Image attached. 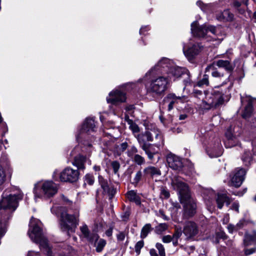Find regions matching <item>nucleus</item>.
<instances>
[{"label":"nucleus","mask_w":256,"mask_h":256,"mask_svg":"<svg viewBox=\"0 0 256 256\" xmlns=\"http://www.w3.org/2000/svg\"><path fill=\"white\" fill-rule=\"evenodd\" d=\"M186 72L185 68L177 66L172 60L162 58L146 74V76H150L145 84L147 93L153 96H161L167 89L170 82L175 80Z\"/></svg>","instance_id":"nucleus-1"},{"label":"nucleus","mask_w":256,"mask_h":256,"mask_svg":"<svg viewBox=\"0 0 256 256\" xmlns=\"http://www.w3.org/2000/svg\"><path fill=\"white\" fill-rule=\"evenodd\" d=\"M227 238V236L226 234L223 232H220L216 233V237L213 240V242L216 244L219 243L220 239L226 240Z\"/></svg>","instance_id":"nucleus-36"},{"label":"nucleus","mask_w":256,"mask_h":256,"mask_svg":"<svg viewBox=\"0 0 256 256\" xmlns=\"http://www.w3.org/2000/svg\"><path fill=\"white\" fill-rule=\"evenodd\" d=\"M181 236V230L177 229L172 236V240H178L180 237Z\"/></svg>","instance_id":"nucleus-51"},{"label":"nucleus","mask_w":256,"mask_h":256,"mask_svg":"<svg viewBox=\"0 0 256 256\" xmlns=\"http://www.w3.org/2000/svg\"><path fill=\"white\" fill-rule=\"evenodd\" d=\"M218 208L221 209L224 203L230 204V198L225 194H218L216 198Z\"/></svg>","instance_id":"nucleus-26"},{"label":"nucleus","mask_w":256,"mask_h":256,"mask_svg":"<svg viewBox=\"0 0 256 256\" xmlns=\"http://www.w3.org/2000/svg\"><path fill=\"white\" fill-rule=\"evenodd\" d=\"M208 192L210 195V196H208V198H207V196H204V198L206 204L207 206H210V199L212 198L214 196L215 193L212 190H208Z\"/></svg>","instance_id":"nucleus-38"},{"label":"nucleus","mask_w":256,"mask_h":256,"mask_svg":"<svg viewBox=\"0 0 256 256\" xmlns=\"http://www.w3.org/2000/svg\"><path fill=\"white\" fill-rule=\"evenodd\" d=\"M241 104L244 106V111L242 114V118H248L253 111L252 102L254 99L250 96L246 94L240 95Z\"/></svg>","instance_id":"nucleus-11"},{"label":"nucleus","mask_w":256,"mask_h":256,"mask_svg":"<svg viewBox=\"0 0 256 256\" xmlns=\"http://www.w3.org/2000/svg\"><path fill=\"white\" fill-rule=\"evenodd\" d=\"M222 28L220 26H214L206 24L198 26L197 22L191 24V31L194 36L200 38H204L208 41L211 40H222L219 38L221 34Z\"/></svg>","instance_id":"nucleus-6"},{"label":"nucleus","mask_w":256,"mask_h":256,"mask_svg":"<svg viewBox=\"0 0 256 256\" xmlns=\"http://www.w3.org/2000/svg\"><path fill=\"white\" fill-rule=\"evenodd\" d=\"M208 154L211 158L218 157L222 154V149L221 144L218 142L216 146L212 150L211 152H208Z\"/></svg>","instance_id":"nucleus-29"},{"label":"nucleus","mask_w":256,"mask_h":256,"mask_svg":"<svg viewBox=\"0 0 256 256\" xmlns=\"http://www.w3.org/2000/svg\"><path fill=\"white\" fill-rule=\"evenodd\" d=\"M252 160V156L250 150L245 151L242 156V160L246 166L248 165Z\"/></svg>","instance_id":"nucleus-33"},{"label":"nucleus","mask_w":256,"mask_h":256,"mask_svg":"<svg viewBox=\"0 0 256 256\" xmlns=\"http://www.w3.org/2000/svg\"><path fill=\"white\" fill-rule=\"evenodd\" d=\"M98 182L104 193L108 195L110 199L112 198L116 192V188L102 176H98Z\"/></svg>","instance_id":"nucleus-17"},{"label":"nucleus","mask_w":256,"mask_h":256,"mask_svg":"<svg viewBox=\"0 0 256 256\" xmlns=\"http://www.w3.org/2000/svg\"><path fill=\"white\" fill-rule=\"evenodd\" d=\"M41 222L32 217L29 224L28 234L32 241L39 244L40 248L46 249L48 254L50 251L47 239L44 236L41 228Z\"/></svg>","instance_id":"nucleus-8"},{"label":"nucleus","mask_w":256,"mask_h":256,"mask_svg":"<svg viewBox=\"0 0 256 256\" xmlns=\"http://www.w3.org/2000/svg\"><path fill=\"white\" fill-rule=\"evenodd\" d=\"M170 180L172 188L178 192L181 202L184 204L185 214L188 216H194L196 212V206L191 198L188 184L182 178L178 176H172Z\"/></svg>","instance_id":"nucleus-2"},{"label":"nucleus","mask_w":256,"mask_h":256,"mask_svg":"<svg viewBox=\"0 0 256 256\" xmlns=\"http://www.w3.org/2000/svg\"><path fill=\"white\" fill-rule=\"evenodd\" d=\"M216 18L220 21L230 22L233 20L234 15L229 10H226L218 14Z\"/></svg>","instance_id":"nucleus-27"},{"label":"nucleus","mask_w":256,"mask_h":256,"mask_svg":"<svg viewBox=\"0 0 256 256\" xmlns=\"http://www.w3.org/2000/svg\"><path fill=\"white\" fill-rule=\"evenodd\" d=\"M224 143L226 148H230L237 145L238 140L236 138H228L224 140Z\"/></svg>","instance_id":"nucleus-32"},{"label":"nucleus","mask_w":256,"mask_h":256,"mask_svg":"<svg viewBox=\"0 0 256 256\" xmlns=\"http://www.w3.org/2000/svg\"><path fill=\"white\" fill-rule=\"evenodd\" d=\"M98 238L99 237L98 234H94L92 235V238H90V241L92 242H94L95 243L97 242L96 244V251L100 252L102 251L104 248L105 246L106 242V240L102 238L98 239Z\"/></svg>","instance_id":"nucleus-23"},{"label":"nucleus","mask_w":256,"mask_h":256,"mask_svg":"<svg viewBox=\"0 0 256 256\" xmlns=\"http://www.w3.org/2000/svg\"><path fill=\"white\" fill-rule=\"evenodd\" d=\"M210 69H212V76L216 80L222 82L221 86L226 84L229 81V76H226L224 72L214 68V66Z\"/></svg>","instance_id":"nucleus-22"},{"label":"nucleus","mask_w":256,"mask_h":256,"mask_svg":"<svg viewBox=\"0 0 256 256\" xmlns=\"http://www.w3.org/2000/svg\"><path fill=\"white\" fill-rule=\"evenodd\" d=\"M166 162L169 167L174 170H180L183 166L182 158L172 153L167 155Z\"/></svg>","instance_id":"nucleus-14"},{"label":"nucleus","mask_w":256,"mask_h":256,"mask_svg":"<svg viewBox=\"0 0 256 256\" xmlns=\"http://www.w3.org/2000/svg\"><path fill=\"white\" fill-rule=\"evenodd\" d=\"M144 150L147 154L149 159L152 160L153 158L154 154H155V152H152L150 149L148 148V146L146 147V150Z\"/></svg>","instance_id":"nucleus-53"},{"label":"nucleus","mask_w":256,"mask_h":256,"mask_svg":"<svg viewBox=\"0 0 256 256\" xmlns=\"http://www.w3.org/2000/svg\"><path fill=\"white\" fill-rule=\"evenodd\" d=\"M84 182L89 185H92L94 182V176L90 174H86L84 178Z\"/></svg>","instance_id":"nucleus-41"},{"label":"nucleus","mask_w":256,"mask_h":256,"mask_svg":"<svg viewBox=\"0 0 256 256\" xmlns=\"http://www.w3.org/2000/svg\"><path fill=\"white\" fill-rule=\"evenodd\" d=\"M128 147V144L127 142H123L120 145V149L122 151L125 150Z\"/></svg>","instance_id":"nucleus-58"},{"label":"nucleus","mask_w":256,"mask_h":256,"mask_svg":"<svg viewBox=\"0 0 256 256\" xmlns=\"http://www.w3.org/2000/svg\"><path fill=\"white\" fill-rule=\"evenodd\" d=\"M51 212L56 215L60 214V225L62 231L66 232L68 235L74 232L79 222V207L78 206H74L73 214H68L67 210L62 206H54L51 208Z\"/></svg>","instance_id":"nucleus-4"},{"label":"nucleus","mask_w":256,"mask_h":256,"mask_svg":"<svg viewBox=\"0 0 256 256\" xmlns=\"http://www.w3.org/2000/svg\"><path fill=\"white\" fill-rule=\"evenodd\" d=\"M144 176H149L152 178L161 175L160 170L158 168L152 166H148L144 168Z\"/></svg>","instance_id":"nucleus-25"},{"label":"nucleus","mask_w":256,"mask_h":256,"mask_svg":"<svg viewBox=\"0 0 256 256\" xmlns=\"http://www.w3.org/2000/svg\"><path fill=\"white\" fill-rule=\"evenodd\" d=\"M214 66L219 68H223L228 73H231L234 70L235 65L232 64L230 60H218L214 61L212 64L208 66L206 68V72L208 71Z\"/></svg>","instance_id":"nucleus-13"},{"label":"nucleus","mask_w":256,"mask_h":256,"mask_svg":"<svg viewBox=\"0 0 256 256\" xmlns=\"http://www.w3.org/2000/svg\"><path fill=\"white\" fill-rule=\"evenodd\" d=\"M134 161L138 165H142L145 162L144 158L139 154H135L134 157Z\"/></svg>","instance_id":"nucleus-39"},{"label":"nucleus","mask_w":256,"mask_h":256,"mask_svg":"<svg viewBox=\"0 0 256 256\" xmlns=\"http://www.w3.org/2000/svg\"><path fill=\"white\" fill-rule=\"evenodd\" d=\"M28 256H41L38 252H36L34 251H30L28 254Z\"/></svg>","instance_id":"nucleus-59"},{"label":"nucleus","mask_w":256,"mask_h":256,"mask_svg":"<svg viewBox=\"0 0 256 256\" xmlns=\"http://www.w3.org/2000/svg\"><path fill=\"white\" fill-rule=\"evenodd\" d=\"M172 236L170 235L164 236L162 238V241L164 243H169L172 241Z\"/></svg>","instance_id":"nucleus-52"},{"label":"nucleus","mask_w":256,"mask_h":256,"mask_svg":"<svg viewBox=\"0 0 256 256\" xmlns=\"http://www.w3.org/2000/svg\"><path fill=\"white\" fill-rule=\"evenodd\" d=\"M226 139L236 138L233 135L232 130L231 126L226 130Z\"/></svg>","instance_id":"nucleus-48"},{"label":"nucleus","mask_w":256,"mask_h":256,"mask_svg":"<svg viewBox=\"0 0 256 256\" xmlns=\"http://www.w3.org/2000/svg\"><path fill=\"white\" fill-rule=\"evenodd\" d=\"M230 88L224 92L218 90H212L205 92V98L200 106L202 108L210 110L222 104L225 98H228Z\"/></svg>","instance_id":"nucleus-7"},{"label":"nucleus","mask_w":256,"mask_h":256,"mask_svg":"<svg viewBox=\"0 0 256 256\" xmlns=\"http://www.w3.org/2000/svg\"><path fill=\"white\" fill-rule=\"evenodd\" d=\"M151 225L150 224H145L142 228L140 232V237L144 238L146 237L148 234L152 230Z\"/></svg>","instance_id":"nucleus-31"},{"label":"nucleus","mask_w":256,"mask_h":256,"mask_svg":"<svg viewBox=\"0 0 256 256\" xmlns=\"http://www.w3.org/2000/svg\"><path fill=\"white\" fill-rule=\"evenodd\" d=\"M239 204L238 202H234L232 205V209L236 210V212H238Z\"/></svg>","instance_id":"nucleus-56"},{"label":"nucleus","mask_w":256,"mask_h":256,"mask_svg":"<svg viewBox=\"0 0 256 256\" xmlns=\"http://www.w3.org/2000/svg\"><path fill=\"white\" fill-rule=\"evenodd\" d=\"M78 171L69 166L65 168L60 172V178L61 181L70 182H76L78 180Z\"/></svg>","instance_id":"nucleus-10"},{"label":"nucleus","mask_w":256,"mask_h":256,"mask_svg":"<svg viewBox=\"0 0 256 256\" xmlns=\"http://www.w3.org/2000/svg\"><path fill=\"white\" fill-rule=\"evenodd\" d=\"M113 227L110 226V228L106 230V234L107 236L110 237L112 234Z\"/></svg>","instance_id":"nucleus-57"},{"label":"nucleus","mask_w":256,"mask_h":256,"mask_svg":"<svg viewBox=\"0 0 256 256\" xmlns=\"http://www.w3.org/2000/svg\"><path fill=\"white\" fill-rule=\"evenodd\" d=\"M128 232H120L116 234V238L118 242H122L124 240L126 236L128 235Z\"/></svg>","instance_id":"nucleus-45"},{"label":"nucleus","mask_w":256,"mask_h":256,"mask_svg":"<svg viewBox=\"0 0 256 256\" xmlns=\"http://www.w3.org/2000/svg\"><path fill=\"white\" fill-rule=\"evenodd\" d=\"M156 247L158 251L160 256H166L165 250L164 246L160 243H156Z\"/></svg>","instance_id":"nucleus-40"},{"label":"nucleus","mask_w":256,"mask_h":256,"mask_svg":"<svg viewBox=\"0 0 256 256\" xmlns=\"http://www.w3.org/2000/svg\"><path fill=\"white\" fill-rule=\"evenodd\" d=\"M144 242L143 240H140L136 242L135 245V251L138 255L140 254V249L144 246Z\"/></svg>","instance_id":"nucleus-43"},{"label":"nucleus","mask_w":256,"mask_h":256,"mask_svg":"<svg viewBox=\"0 0 256 256\" xmlns=\"http://www.w3.org/2000/svg\"><path fill=\"white\" fill-rule=\"evenodd\" d=\"M86 158L82 155H78L74 157L72 164L78 168L79 170L84 168V163Z\"/></svg>","instance_id":"nucleus-28"},{"label":"nucleus","mask_w":256,"mask_h":256,"mask_svg":"<svg viewBox=\"0 0 256 256\" xmlns=\"http://www.w3.org/2000/svg\"><path fill=\"white\" fill-rule=\"evenodd\" d=\"M132 202H135L137 204H140V199L138 196H136V198L133 200Z\"/></svg>","instance_id":"nucleus-63"},{"label":"nucleus","mask_w":256,"mask_h":256,"mask_svg":"<svg viewBox=\"0 0 256 256\" xmlns=\"http://www.w3.org/2000/svg\"><path fill=\"white\" fill-rule=\"evenodd\" d=\"M241 6V3L239 2L236 1L234 2V6L235 8H239Z\"/></svg>","instance_id":"nucleus-64"},{"label":"nucleus","mask_w":256,"mask_h":256,"mask_svg":"<svg viewBox=\"0 0 256 256\" xmlns=\"http://www.w3.org/2000/svg\"><path fill=\"white\" fill-rule=\"evenodd\" d=\"M244 244L245 246H248L252 243L256 244V231L254 230L251 233L246 232L244 236Z\"/></svg>","instance_id":"nucleus-24"},{"label":"nucleus","mask_w":256,"mask_h":256,"mask_svg":"<svg viewBox=\"0 0 256 256\" xmlns=\"http://www.w3.org/2000/svg\"><path fill=\"white\" fill-rule=\"evenodd\" d=\"M152 134L154 135L155 134L154 133L148 134L147 131H146L144 133L134 135L140 147L143 150H146V147L149 146V144H146V141L150 142V140H152L150 136H152Z\"/></svg>","instance_id":"nucleus-20"},{"label":"nucleus","mask_w":256,"mask_h":256,"mask_svg":"<svg viewBox=\"0 0 256 256\" xmlns=\"http://www.w3.org/2000/svg\"><path fill=\"white\" fill-rule=\"evenodd\" d=\"M142 178V172L140 170H138L136 173L135 176L134 178L133 184L134 185H137L139 182L141 180Z\"/></svg>","instance_id":"nucleus-42"},{"label":"nucleus","mask_w":256,"mask_h":256,"mask_svg":"<svg viewBox=\"0 0 256 256\" xmlns=\"http://www.w3.org/2000/svg\"><path fill=\"white\" fill-rule=\"evenodd\" d=\"M150 254L151 256H158V254L156 253V250L154 248L150 250Z\"/></svg>","instance_id":"nucleus-60"},{"label":"nucleus","mask_w":256,"mask_h":256,"mask_svg":"<svg viewBox=\"0 0 256 256\" xmlns=\"http://www.w3.org/2000/svg\"><path fill=\"white\" fill-rule=\"evenodd\" d=\"M183 99H184V96H176L175 94H170L164 98V104H168V110H170L174 108L175 104H178V100Z\"/></svg>","instance_id":"nucleus-21"},{"label":"nucleus","mask_w":256,"mask_h":256,"mask_svg":"<svg viewBox=\"0 0 256 256\" xmlns=\"http://www.w3.org/2000/svg\"><path fill=\"white\" fill-rule=\"evenodd\" d=\"M58 191L56 185L52 181L39 182L34 186V192L35 198H50Z\"/></svg>","instance_id":"nucleus-9"},{"label":"nucleus","mask_w":256,"mask_h":256,"mask_svg":"<svg viewBox=\"0 0 256 256\" xmlns=\"http://www.w3.org/2000/svg\"><path fill=\"white\" fill-rule=\"evenodd\" d=\"M183 232L188 238H191L198 234V226L194 222H188L184 226Z\"/></svg>","instance_id":"nucleus-19"},{"label":"nucleus","mask_w":256,"mask_h":256,"mask_svg":"<svg viewBox=\"0 0 256 256\" xmlns=\"http://www.w3.org/2000/svg\"><path fill=\"white\" fill-rule=\"evenodd\" d=\"M111 166L113 169L114 172L116 174L120 168V164L118 161H113L111 162Z\"/></svg>","instance_id":"nucleus-44"},{"label":"nucleus","mask_w":256,"mask_h":256,"mask_svg":"<svg viewBox=\"0 0 256 256\" xmlns=\"http://www.w3.org/2000/svg\"><path fill=\"white\" fill-rule=\"evenodd\" d=\"M208 76L204 74L203 78L196 84L195 86L202 87L204 86H208Z\"/></svg>","instance_id":"nucleus-34"},{"label":"nucleus","mask_w":256,"mask_h":256,"mask_svg":"<svg viewBox=\"0 0 256 256\" xmlns=\"http://www.w3.org/2000/svg\"><path fill=\"white\" fill-rule=\"evenodd\" d=\"M148 134L154 133L155 134L150 136L152 140H150V142H154V144L158 148H160L164 145V140L162 132L158 128H154L147 130Z\"/></svg>","instance_id":"nucleus-16"},{"label":"nucleus","mask_w":256,"mask_h":256,"mask_svg":"<svg viewBox=\"0 0 256 256\" xmlns=\"http://www.w3.org/2000/svg\"><path fill=\"white\" fill-rule=\"evenodd\" d=\"M96 130L94 120L86 118L76 134V140L83 146V150L88 154L92 150V142L94 140V134Z\"/></svg>","instance_id":"nucleus-3"},{"label":"nucleus","mask_w":256,"mask_h":256,"mask_svg":"<svg viewBox=\"0 0 256 256\" xmlns=\"http://www.w3.org/2000/svg\"><path fill=\"white\" fill-rule=\"evenodd\" d=\"M124 118L128 124L129 125L130 129L134 134H136L140 132V128L138 126L134 123L132 120L130 119L128 114H126Z\"/></svg>","instance_id":"nucleus-30"},{"label":"nucleus","mask_w":256,"mask_h":256,"mask_svg":"<svg viewBox=\"0 0 256 256\" xmlns=\"http://www.w3.org/2000/svg\"><path fill=\"white\" fill-rule=\"evenodd\" d=\"M5 180V174L2 170V165L0 164V186L2 185Z\"/></svg>","instance_id":"nucleus-49"},{"label":"nucleus","mask_w":256,"mask_h":256,"mask_svg":"<svg viewBox=\"0 0 256 256\" xmlns=\"http://www.w3.org/2000/svg\"><path fill=\"white\" fill-rule=\"evenodd\" d=\"M160 216L162 217V218L164 220H168V218L164 214L163 212L160 210Z\"/></svg>","instance_id":"nucleus-62"},{"label":"nucleus","mask_w":256,"mask_h":256,"mask_svg":"<svg viewBox=\"0 0 256 256\" xmlns=\"http://www.w3.org/2000/svg\"><path fill=\"white\" fill-rule=\"evenodd\" d=\"M246 171L242 168H237L232 172L231 178L232 184L235 187L240 186L244 180Z\"/></svg>","instance_id":"nucleus-15"},{"label":"nucleus","mask_w":256,"mask_h":256,"mask_svg":"<svg viewBox=\"0 0 256 256\" xmlns=\"http://www.w3.org/2000/svg\"><path fill=\"white\" fill-rule=\"evenodd\" d=\"M126 100V94L120 90H116L111 92L108 96L106 98V101L114 105H117L124 102Z\"/></svg>","instance_id":"nucleus-12"},{"label":"nucleus","mask_w":256,"mask_h":256,"mask_svg":"<svg viewBox=\"0 0 256 256\" xmlns=\"http://www.w3.org/2000/svg\"><path fill=\"white\" fill-rule=\"evenodd\" d=\"M148 30V28L146 26L142 27L140 30V34H143L144 32V31L147 30Z\"/></svg>","instance_id":"nucleus-61"},{"label":"nucleus","mask_w":256,"mask_h":256,"mask_svg":"<svg viewBox=\"0 0 256 256\" xmlns=\"http://www.w3.org/2000/svg\"><path fill=\"white\" fill-rule=\"evenodd\" d=\"M202 46L199 44H196L190 47L187 50L183 48V52L185 56L188 59L191 60L198 54L202 50Z\"/></svg>","instance_id":"nucleus-18"},{"label":"nucleus","mask_w":256,"mask_h":256,"mask_svg":"<svg viewBox=\"0 0 256 256\" xmlns=\"http://www.w3.org/2000/svg\"><path fill=\"white\" fill-rule=\"evenodd\" d=\"M256 252V247L250 248H245L244 253L246 256L250 255Z\"/></svg>","instance_id":"nucleus-50"},{"label":"nucleus","mask_w":256,"mask_h":256,"mask_svg":"<svg viewBox=\"0 0 256 256\" xmlns=\"http://www.w3.org/2000/svg\"><path fill=\"white\" fill-rule=\"evenodd\" d=\"M241 224H242L240 223H238L236 226H234V225L232 224H228V229L229 232L232 233V232L234 230H238V228H237V227H238L239 228H240L241 227Z\"/></svg>","instance_id":"nucleus-46"},{"label":"nucleus","mask_w":256,"mask_h":256,"mask_svg":"<svg viewBox=\"0 0 256 256\" xmlns=\"http://www.w3.org/2000/svg\"><path fill=\"white\" fill-rule=\"evenodd\" d=\"M134 108V105H128L126 107L125 109L128 114H131L133 112Z\"/></svg>","instance_id":"nucleus-55"},{"label":"nucleus","mask_w":256,"mask_h":256,"mask_svg":"<svg viewBox=\"0 0 256 256\" xmlns=\"http://www.w3.org/2000/svg\"><path fill=\"white\" fill-rule=\"evenodd\" d=\"M168 224L166 223L160 224L155 228V232L157 234H160L167 230Z\"/></svg>","instance_id":"nucleus-35"},{"label":"nucleus","mask_w":256,"mask_h":256,"mask_svg":"<svg viewBox=\"0 0 256 256\" xmlns=\"http://www.w3.org/2000/svg\"><path fill=\"white\" fill-rule=\"evenodd\" d=\"M80 230L84 238H88L89 240L91 238H89L90 230L88 226L86 224H84L82 226L80 227Z\"/></svg>","instance_id":"nucleus-37"},{"label":"nucleus","mask_w":256,"mask_h":256,"mask_svg":"<svg viewBox=\"0 0 256 256\" xmlns=\"http://www.w3.org/2000/svg\"><path fill=\"white\" fill-rule=\"evenodd\" d=\"M160 194L164 198H169L170 196L169 192L166 189H165L164 188H162L161 190Z\"/></svg>","instance_id":"nucleus-54"},{"label":"nucleus","mask_w":256,"mask_h":256,"mask_svg":"<svg viewBox=\"0 0 256 256\" xmlns=\"http://www.w3.org/2000/svg\"><path fill=\"white\" fill-rule=\"evenodd\" d=\"M23 194L20 192L16 194H10L8 196H3L0 202V216L1 224H4L10 218L12 214L18 206V202L22 198Z\"/></svg>","instance_id":"nucleus-5"},{"label":"nucleus","mask_w":256,"mask_h":256,"mask_svg":"<svg viewBox=\"0 0 256 256\" xmlns=\"http://www.w3.org/2000/svg\"><path fill=\"white\" fill-rule=\"evenodd\" d=\"M136 196H137V195L136 192L134 190L129 191L127 193V198L130 201H132L133 200L136 198Z\"/></svg>","instance_id":"nucleus-47"}]
</instances>
